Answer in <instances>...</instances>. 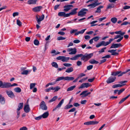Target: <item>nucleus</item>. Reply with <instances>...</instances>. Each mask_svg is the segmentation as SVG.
<instances>
[{"label": "nucleus", "mask_w": 130, "mask_h": 130, "mask_svg": "<svg viewBox=\"0 0 130 130\" xmlns=\"http://www.w3.org/2000/svg\"><path fill=\"white\" fill-rule=\"evenodd\" d=\"M112 40H109L108 41L105 42V41H101V42L102 45L105 46H107L110 44L112 42Z\"/></svg>", "instance_id": "obj_14"}, {"label": "nucleus", "mask_w": 130, "mask_h": 130, "mask_svg": "<svg viewBox=\"0 0 130 130\" xmlns=\"http://www.w3.org/2000/svg\"><path fill=\"white\" fill-rule=\"evenodd\" d=\"M125 90V89L122 88L121 89L118 90V95L120 94L121 93H122L123 91Z\"/></svg>", "instance_id": "obj_50"}, {"label": "nucleus", "mask_w": 130, "mask_h": 130, "mask_svg": "<svg viewBox=\"0 0 130 130\" xmlns=\"http://www.w3.org/2000/svg\"><path fill=\"white\" fill-rule=\"evenodd\" d=\"M66 39V38L64 37H63L61 36H59L57 38V40H63Z\"/></svg>", "instance_id": "obj_41"}, {"label": "nucleus", "mask_w": 130, "mask_h": 130, "mask_svg": "<svg viewBox=\"0 0 130 130\" xmlns=\"http://www.w3.org/2000/svg\"><path fill=\"white\" fill-rule=\"evenodd\" d=\"M114 7V5L113 4H109L107 7V9H111L112 8H113Z\"/></svg>", "instance_id": "obj_33"}, {"label": "nucleus", "mask_w": 130, "mask_h": 130, "mask_svg": "<svg viewBox=\"0 0 130 130\" xmlns=\"http://www.w3.org/2000/svg\"><path fill=\"white\" fill-rule=\"evenodd\" d=\"M91 85L88 83H83L78 88L79 89L83 88H87L89 87Z\"/></svg>", "instance_id": "obj_12"}, {"label": "nucleus", "mask_w": 130, "mask_h": 130, "mask_svg": "<svg viewBox=\"0 0 130 130\" xmlns=\"http://www.w3.org/2000/svg\"><path fill=\"white\" fill-rule=\"evenodd\" d=\"M34 43L35 45H38L39 44V42L38 40L35 39L34 41Z\"/></svg>", "instance_id": "obj_45"}, {"label": "nucleus", "mask_w": 130, "mask_h": 130, "mask_svg": "<svg viewBox=\"0 0 130 130\" xmlns=\"http://www.w3.org/2000/svg\"><path fill=\"white\" fill-rule=\"evenodd\" d=\"M103 59L100 60V63L99 64H101L106 61V59L105 58H106V57H102ZM106 58H109V57H106Z\"/></svg>", "instance_id": "obj_44"}, {"label": "nucleus", "mask_w": 130, "mask_h": 130, "mask_svg": "<svg viewBox=\"0 0 130 130\" xmlns=\"http://www.w3.org/2000/svg\"><path fill=\"white\" fill-rule=\"evenodd\" d=\"M25 112L27 113L28 112L30 111V108L28 105H25L24 107Z\"/></svg>", "instance_id": "obj_17"}, {"label": "nucleus", "mask_w": 130, "mask_h": 130, "mask_svg": "<svg viewBox=\"0 0 130 130\" xmlns=\"http://www.w3.org/2000/svg\"><path fill=\"white\" fill-rule=\"evenodd\" d=\"M36 84L35 83H31L30 85V89H31L33 88L35 86Z\"/></svg>", "instance_id": "obj_51"}, {"label": "nucleus", "mask_w": 130, "mask_h": 130, "mask_svg": "<svg viewBox=\"0 0 130 130\" xmlns=\"http://www.w3.org/2000/svg\"><path fill=\"white\" fill-rule=\"evenodd\" d=\"M44 14L42 15L41 17L39 16V18H38V16L36 15V20L39 24H40L41 22L44 19Z\"/></svg>", "instance_id": "obj_4"}, {"label": "nucleus", "mask_w": 130, "mask_h": 130, "mask_svg": "<svg viewBox=\"0 0 130 130\" xmlns=\"http://www.w3.org/2000/svg\"><path fill=\"white\" fill-rule=\"evenodd\" d=\"M60 5H55L54 7V9L55 10H56L57 9L59 8V7Z\"/></svg>", "instance_id": "obj_55"}, {"label": "nucleus", "mask_w": 130, "mask_h": 130, "mask_svg": "<svg viewBox=\"0 0 130 130\" xmlns=\"http://www.w3.org/2000/svg\"><path fill=\"white\" fill-rule=\"evenodd\" d=\"M80 42V41L78 40H75L73 41V42L75 43H78Z\"/></svg>", "instance_id": "obj_57"}, {"label": "nucleus", "mask_w": 130, "mask_h": 130, "mask_svg": "<svg viewBox=\"0 0 130 130\" xmlns=\"http://www.w3.org/2000/svg\"><path fill=\"white\" fill-rule=\"evenodd\" d=\"M67 51L69 52V54L74 55L76 54L77 52V50L75 48H67Z\"/></svg>", "instance_id": "obj_2"}, {"label": "nucleus", "mask_w": 130, "mask_h": 130, "mask_svg": "<svg viewBox=\"0 0 130 130\" xmlns=\"http://www.w3.org/2000/svg\"><path fill=\"white\" fill-rule=\"evenodd\" d=\"M14 91L17 93H20L21 91V89L19 87H17L14 89Z\"/></svg>", "instance_id": "obj_29"}, {"label": "nucleus", "mask_w": 130, "mask_h": 130, "mask_svg": "<svg viewBox=\"0 0 130 130\" xmlns=\"http://www.w3.org/2000/svg\"><path fill=\"white\" fill-rule=\"evenodd\" d=\"M93 67V65H90L88 66L87 67V69L88 70H90L92 69Z\"/></svg>", "instance_id": "obj_54"}, {"label": "nucleus", "mask_w": 130, "mask_h": 130, "mask_svg": "<svg viewBox=\"0 0 130 130\" xmlns=\"http://www.w3.org/2000/svg\"><path fill=\"white\" fill-rule=\"evenodd\" d=\"M60 89V88L59 87L57 86L55 87V90L54 92L58 91Z\"/></svg>", "instance_id": "obj_60"}, {"label": "nucleus", "mask_w": 130, "mask_h": 130, "mask_svg": "<svg viewBox=\"0 0 130 130\" xmlns=\"http://www.w3.org/2000/svg\"><path fill=\"white\" fill-rule=\"evenodd\" d=\"M88 92V91L87 90H85L84 91H83L80 94V95H83L82 96V97H84V96L85 95V94H86V93L87 92Z\"/></svg>", "instance_id": "obj_48"}, {"label": "nucleus", "mask_w": 130, "mask_h": 130, "mask_svg": "<svg viewBox=\"0 0 130 130\" xmlns=\"http://www.w3.org/2000/svg\"><path fill=\"white\" fill-rule=\"evenodd\" d=\"M77 31V29H73L70 31V33L71 34H73L74 33L76 32Z\"/></svg>", "instance_id": "obj_56"}, {"label": "nucleus", "mask_w": 130, "mask_h": 130, "mask_svg": "<svg viewBox=\"0 0 130 130\" xmlns=\"http://www.w3.org/2000/svg\"><path fill=\"white\" fill-rule=\"evenodd\" d=\"M90 125H94L98 124L99 122L97 121H90Z\"/></svg>", "instance_id": "obj_42"}, {"label": "nucleus", "mask_w": 130, "mask_h": 130, "mask_svg": "<svg viewBox=\"0 0 130 130\" xmlns=\"http://www.w3.org/2000/svg\"><path fill=\"white\" fill-rule=\"evenodd\" d=\"M76 110V109L75 108H73L71 109L70 110L69 112H73L74 111Z\"/></svg>", "instance_id": "obj_63"}, {"label": "nucleus", "mask_w": 130, "mask_h": 130, "mask_svg": "<svg viewBox=\"0 0 130 130\" xmlns=\"http://www.w3.org/2000/svg\"><path fill=\"white\" fill-rule=\"evenodd\" d=\"M115 33L117 34H120L121 36H123L125 34V32H122L121 31H117L115 32Z\"/></svg>", "instance_id": "obj_27"}, {"label": "nucleus", "mask_w": 130, "mask_h": 130, "mask_svg": "<svg viewBox=\"0 0 130 130\" xmlns=\"http://www.w3.org/2000/svg\"><path fill=\"white\" fill-rule=\"evenodd\" d=\"M10 87V83L8 82L3 83L2 88H9Z\"/></svg>", "instance_id": "obj_16"}, {"label": "nucleus", "mask_w": 130, "mask_h": 130, "mask_svg": "<svg viewBox=\"0 0 130 130\" xmlns=\"http://www.w3.org/2000/svg\"><path fill=\"white\" fill-rule=\"evenodd\" d=\"M0 102L2 104H4L5 103V99L4 97L0 100Z\"/></svg>", "instance_id": "obj_38"}, {"label": "nucleus", "mask_w": 130, "mask_h": 130, "mask_svg": "<svg viewBox=\"0 0 130 130\" xmlns=\"http://www.w3.org/2000/svg\"><path fill=\"white\" fill-rule=\"evenodd\" d=\"M73 7L72 5H65L64 6L63 8H64V9L63 11L65 12H67L70 10L72 9V8Z\"/></svg>", "instance_id": "obj_5"}, {"label": "nucleus", "mask_w": 130, "mask_h": 130, "mask_svg": "<svg viewBox=\"0 0 130 130\" xmlns=\"http://www.w3.org/2000/svg\"><path fill=\"white\" fill-rule=\"evenodd\" d=\"M42 118L41 116H40L39 117H36L35 118V119L37 120H39L40 119Z\"/></svg>", "instance_id": "obj_64"}, {"label": "nucleus", "mask_w": 130, "mask_h": 130, "mask_svg": "<svg viewBox=\"0 0 130 130\" xmlns=\"http://www.w3.org/2000/svg\"><path fill=\"white\" fill-rule=\"evenodd\" d=\"M63 65L66 67H70L72 66V64L70 63H64L63 64Z\"/></svg>", "instance_id": "obj_53"}, {"label": "nucleus", "mask_w": 130, "mask_h": 130, "mask_svg": "<svg viewBox=\"0 0 130 130\" xmlns=\"http://www.w3.org/2000/svg\"><path fill=\"white\" fill-rule=\"evenodd\" d=\"M64 102V99H62L59 102L58 105L56 106V107L54 108L53 110V111H54L56 110L57 108H60L63 104Z\"/></svg>", "instance_id": "obj_11"}, {"label": "nucleus", "mask_w": 130, "mask_h": 130, "mask_svg": "<svg viewBox=\"0 0 130 130\" xmlns=\"http://www.w3.org/2000/svg\"><path fill=\"white\" fill-rule=\"evenodd\" d=\"M106 49V47H104V48H102L101 49V50L99 51V53H102L104 52V50H105Z\"/></svg>", "instance_id": "obj_47"}, {"label": "nucleus", "mask_w": 130, "mask_h": 130, "mask_svg": "<svg viewBox=\"0 0 130 130\" xmlns=\"http://www.w3.org/2000/svg\"><path fill=\"white\" fill-rule=\"evenodd\" d=\"M93 53L89 54L86 53L84 55L82 54H78L76 55L75 57H91L93 56Z\"/></svg>", "instance_id": "obj_6"}, {"label": "nucleus", "mask_w": 130, "mask_h": 130, "mask_svg": "<svg viewBox=\"0 0 130 130\" xmlns=\"http://www.w3.org/2000/svg\"><path fill=\"white\" fill-rule=\"evenodd\" d=\"M74 79V78L72 77L66 76L65 77V80L69 81L73 80Z\"/></svg>", "instance_id": "obj_22"}, {"label": "nucleus", "mask_w": 130, "mask_h": 130, "mask_svg": "<svg viewBox=\"0 0 130 130\" xmlns=\"http://www.w3.org/2000/svg\"><path fill=\"white\" fill-rule=\"evenodd\" d=\"M116 50H109L108 52L109 53H111V55H115L118 54V53L115 52Z\"/></svg>", "instance_id": "obj_18"}, {"label": "nucleus", "mask_w": 130, "mask_h": 130, "mask_svg": "<svg viewBox=\"0 0 130 130\" xmlns=\"http://www.w3.org/2000/svg\"><path fill=\"white\" fill-rule=\"evenodd\" d=\"M124 72H122L121 71H116L112 72L111 74V75L113 76H116L118 75V76H121L123 74H125Z\"/></svg>", "instance_id": "obj_3"}, {"label": "nucleus", "mask_w": 130, "mask_h": 130, "mask_svg": "<svg viewBox=\"0 0 130 130\" xmlns=\"http://www.w3.org/2000/svg\"><path fill=\"white\" fill-rule=\"evenodd\" d=\"M122 45L120 44L113 43L112 44L110 48H118L120 47H122Z\"/></svg>", "instance_id": "obj_13"}, {"label": "nucleus", "mask_w": 130, "mask_h": 130, "mask_svg": "<svg viewBox=\"0 0 130 130\" xmlns=\"http://www.w3.org/2000/svg\"><path fill=\"white\" fill-rule=\"evenodd\" d=\"M65 13L64 12H60L58 13V16L60 17L63 16L64 17Z\"/></svg>", "instance_id": "obj_37"}, {"label": "nucleus", "mask_w": 130, "mask_h": 130, "mask_svg": "<svg viewBox=\"0 0 130 130\" xmlns=\"http://www.w3.org/2000/svg\"><path fill=\"white\" fill-rule=\"evenodd\" d=\"M62 58V61L63 62H67L69 59V57Z\"/></svg>", "instance_id": "obj_39"}, {"label": "nucleus", "mask_w": 130, "mask_h": 130, "mask_svg": "<svg viewBox=\"0 0 130 130\" xmlns=\"http://www.w3.org/2000/svg\"><path fill=\"white\" fill-rule=\"evenodd\" d=\"M27 128L26 127L24 126L20 128V130H27Z\"/></svg>", "instance_id": "obj_61"}, {"label": "nucleus", "mask_w": 130, "mask_h": 130, "mask_svg": "<svg viewBox=\"0 0 130 130\" xmlns=\"http://www.w3.org/2000/svg\"><path fill=\"white\" fill-rule=\"evenodd\" d=\"M48 115L49 113L48 112H46L44 113L43 114L41 115V116L43 118H46L48 117Z\"/></svg>", "instance_id": "obj_21"}, {"label": "nucleus", "mask_w": 130, "mask_h": 130, "mask_svg": "<svg viewBox=\"0 0 130 130\" xmlns=\"http://www.w3.org/2000/svg\"><path fill=\"white\" fill-rule=\"evenodd\" d=\"M93 38L94 41L96 42L99 40L100 39V37L98 36H96Z\"/></svg>", "instance_id": "obj_52"}, {"label": "nucleus", "mask_w": 130, "mask_h": 130, "mask_svg": "<svg viewBox=\"0 0 130 130\" xmlns=\"http://www.w3.org/2000/svg\"><path fill=\"white\" fill-rule=\"evenodd\" d=\"M73 106L72 105H67L65 107V109H67L73 107Z\"/></svg>", "instance_id": "obj_49"}, {"label": "nucleus", "mask_w": 130, "mask_h": 130, "mask_svg": "<svg viewBox=\"0 0 130 130\" xmlns=\"http://www.w3.org/2000/svg\"><path fill=\"white\" fill-rule=\"evenodd\" d=\"M123 8L124 9H127L130 8V6H125L123 7Z\"/></svg>", "instance_id": "obj_62"}, {"label": "nucleus", "mask_w": 130, "mask_h": 130, "mask_svg": "<svg viewBox=\"0 0 130 130\" xmlns=\"http://www.w3.org/2000/svg\"><path fill=\"white\" fill-rule=\"evenodd\" d=\"M65 80V77L63 76H62L58 77V78L56 80V82H57L62 80Z\"/></svg>", "instance_id": "obj_34"}, {"label": "nucleus", "mask_w": 130, "mask_h": 130, "mask_svg": "<svg viewBox=\"0 0 130 130\" xmlns=\"http://www.w3.org/2000/svg\"><path fill=\"white\" fill-rule=\"evenodd\" d=\"M90 57H82L81 60H83L84 62L86 61L89 59Z\"/></svg>", "instance_id": "obj_40"}, {"label": "nucleus", "mask_w": 130, "mask_h": 130, "mask_svg": "<svg viewBox=\"0 0 130 130\" xmlns=\"http://www.w3.org/2000/svg\"><path fill=\"white\" fill-rule=\"evenodd\" d=\"M121 37H122L120 35H117L115 36L114 38L111 39L110 40H112V42L113 40L115 39H116L118 38H121Z\"/></svg>", "instance_id": "obj_43"}, {"label": "nucleus", "mask_w": 130, "mask_h": 130, "mask_svg": "<svg viewBox=\"0 0 130 130\" xmlns=\"http://www.w3.org/2000/svg\"><path fill=\"white\" fill-rule=\"evenodd\" d=\"M104 7L103 6H100L98 7L97 9V10L95 12L96 13H100L101 12V8H103Z\"/></svg>", "instance_id": "obj_28"}, {"label": "nucleus", "mask_w": 130, "mask_h": 130, "mask_svg": "<svg viewBox=\"0 0 130 130\" xmlns=\"http://www.w3.org/2000/svg\"><path fill=\"white\" fill-rule=\"evenodd\" d=\"M116 77H115L111 76L107 80L106 82L108 84H109L113 82L115 80Z\"/></svg>", "instance_id": "obj_10"}, {"label": "nucleus", "mask_w": 130, "mask_h": 130, "mask_svg": "<svg viewBox=\"0 0 130 130\" xmlns=\"http://www.w3.org/2000/svg\"><path fill=\"white\" fill-rule=\"evenodd\" d=\"M111 21L113 23H115L117 21V19L116 17H113L111 19Z\"/></svg>", "instance_id": "obj_30"}, {"label": "nucleus", "mask_w": 130, "mask_h": 130, "mask_svg": "<svg viewBox=\"0 0 130 130\" xmlns=\"http://www.w3.org/2000/svg\"><path fill=\"white\" fill-rule=\"evenodd\" d=\"M40 107L43 110H46L47 109V107L44 101H42L40 103Z\"/></svg>", "instance_id": "obj_7"}, {"label": "nucleus", "mask_w": 130, "mask_h": 130, "mask_svg": "<svg viewBox=\"0 0 130 130\" xmlns=\"http://www.w3.org/2000/svg\"><path fill=\"white\" fill-rule=\"evenodd\" d=\"M17 24L19 26H20L22 25V22L19 20H17Z\"/></svg>", "instance_id": "obj_46"}, {"label": "nucleus", "mask_w": 130, "mask_h": 130, "mask_svg": "<svg viewBox=\"0 0 130 130\" xmlns=\"http://www.w3.org/2000/svg\"><path fill=\"white\" fill-rule=\"evenodd\" d=\"M53 67H54L56 68H58V66L57 63L55 62H53L51 64Z\"/></svg>", "instance_id": "obj_36"}, {"label": "nucleus", "mask_w": 130, "mask_h": 130, "mask_svg": "<svg viewBox=\"0 0 130 130\" xmlns=\"http://www.w3.org/2000/svg\"><path fill=\"white\" fill-rule=\"evenodd\" d=\"M73 68L72 67H70L67 69L65 72L68 73H70L73 72Z\"/></svg>", "instance_id": "obj_24"}, {"label": "nucleus", "mask_w": 130, "mask_h": 130, "mask_svg": "<svg viewBox=\"0 0 130 130\" xmlns=\"http://www.w3.org/2000/svg\"><path fill=\"white\" fill-rule=\"evenodd\" d=\"M6 93L9 97L12 98H14L15 96L13 92L11 91H6Z\"/></svg>", "instance_id": "obj_9"}, {"label": "nucleus", "mask_w": 130, "mask_h": 130, "mask_svg": "<svg viewBox=\"0 0 130 130\" xmlns=\"http://www.w3.org/2000/svg\"><path fill=\"white\" fill-rule=\"evenodd\" d=\"M88 11V10L85 8H83L78 12V15L81 17H83L85 15L86 13Z\"/></svg>", "instance_id": "obj_1"}, {"label": "nucleus", "mask_w": 130, "mask_h": 130, "mask_svg": "<svg viewBox=\"0 0 130 130\" xmlns=\"http://www.w3.org/2000/svg\"><path fill=\"white\" fill-rule=\"evenodd\" d=\"M42 8V6H38L33 8L32 10L35 12H38L40 11Z\"/></svg>", "instance_id": "obj_15"}, {"label": "nucleus", "mask_w": 130, "mask_h": 130, "mask_svg": "<svg viewBox=\"0 0 130 130\" xmlns=\"http://www.w3.org/2000/svg\"><path fill=\"white\" fill-rule=\"evenodd\" d=\"M76 86L75 85L71 86L70 87L68 88L67 89V91H69L73 90L75 88Z\"/></svg>", "instance_id": "obj_32"}, {"label": "nucleus", "mask_w": 130, "mask_h": 130, "mask_svg": "<svg viewBox=\"0 0 130 130\" xmlns=\"http://www.w3.org/2000/svg\"><path fill=\"white\" fill-rule=\"evenodd\" d=\"M125 84L121 85L120 84H117L114 85L112 86V87L113 88H115L119 87H121L124 85Z\"/></svg>", "instance_id": "obj_25"}, {"label": "nucleus", "mask_w": 130, "mask_h": 130, "mask_svg": "<svg viewBox=\"0 0 130 130\" xmlns=\"http://www.w3.org/2000/svg\"><path fill=\"white\" fill-rule=\"evenodd\" d=\"M57 98V96H54L53 98L50 100L49 101V103H51V102H54L55 101L56 99Z\"/></svg>", "instance_id": "obj_35"}, {"label": "nucleus", "mask_w": 130, "mask_h": 130, "mask_svg": "<svg viewBox=\"0 0 130 130\" xmlns=\"http://www.w3.org/2000/svg\"><path fill=\"white\" fill-rule=\"evenodd\" d=\"M37 0H29L27 1V3L29 4H35L36 3Z\"/></svg>", "instance_id": "obj_19"}, {"label": "nucleus", "mask_w": 130, "mask_h": 130, "mask_svg": "<svg viewBox=\"0 0 130 130\" xmlns=\"http://www.w3.org/2000/svg\"><path fill=\"white\" fill-rule=\"evenodd\" d=\"M23 103H20L18 105V108L17 109V110L19 111L22 109L23 106Z\"/></svg>", "instance_id": "obj_23"}, {"label": "nucleus", "mask_w": 130, "mask_h": 130, "mask_svg": "<svg viewBox=\"0 0 130 130\" xmlns=\"http://www.w3.org/2000/svg\"><path fill=\"white\" fill-rule=\"evenodd\" d=\"M98 1L97 0L96 1H95L94 3L88 5L87 7H90L91 8H93L101 4V3H97V2Z\"/></svg>", "instance_id": "obj_8"}, {"label": "nucleus", "mask_w": 130, "mask_h": 130, "mask_svg": "<svg viewBox=\"0 0 130 130\" xmlns=\"http://www.w3.org/2000/svg\"><path fill=\"white\" fill-rule=\"evenodd\" d=\"M125 100V98H122L121 100L119 102V104H121L124 102Z\"/></svg>", "instance_id": "obj_59"}, {"label": "nucleus", "mask_w": 130, "mask_h": 130, "mask_svg": "<svg viewBox=\"0 0 130 130\" xmlns=\"http://www.w3.org/2000/svg\"><path fill=\"white\" fill-rule=\"evenodd\" d=\"M19 13L18 12L13 13V17H14L16 16H18V15Z\"/></svg>", "instance_id": "obj_58"}, {"label": "nucleus", "mask_w": 130, "mask_h": 130, "mask_svg": "<svg viewBox=\"0 0 130 130\" xmlns=\"http://www.w3.org/2000/svg\"><path fill=\"white\" fill-rule=\"evenodd\" d=\"M78 9L77 8H75L73 9L70 12V14L71 15H74L77 13L76 11Z\"/></svg>", "instance_id": "obj_20"}, {"label": "nucleus", "mask_w": 130, "mask_h": 130, "mask_svg": "<svg viewBox=\"0 0 130 130\" xmlns=\"http://www.w3.org/2000/svg\"><path fill=\"white\" fill-rule=\"evenodd\" d=\"M89 62L91 64H98L99 62L98 61H96L95 60L93 59L90 60L89 61Z\"/></svg>", "instance_id": "obj_26"}, {"label": "nucleus", "mask_w": 130, "mask_h": 130, "mask_svg": "<svg viewBox=\"0 0 130 130\" xmlns=\"http://www.w3.org/2000/svg\"><path fill=\"white\" fill-rule=\"evenodd\" d=\"M31 71L25 70L21 74L23 75H27Z\"/></svg>", "instance_id": "obj_31"}]
</instances>
